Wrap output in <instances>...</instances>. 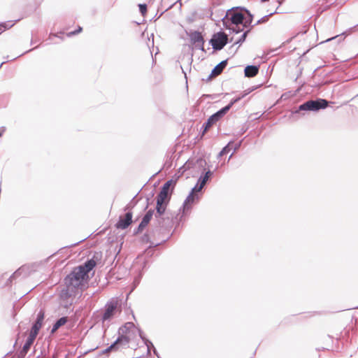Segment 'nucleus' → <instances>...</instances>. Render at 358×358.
<instances>
[{"mask_svg":"<svg viewBox=\"0 0 358 358\" xmlns=\"http://www.w3.org/2000/svg\"><path fill=\"white\" fill-rule=\"evenodd\" d=\"M222 20L225 29L238 34L250 27L253 15L245 8H233L227 12Z\"/></svg>","mask_w":358,"mask_h":358,"instance_id":"nucleus-1","label":"nucleus"},{"mask_svg":"<svg viewBox=\"0 0 358 358\" xmlns=\"http://www.w3.org/2000/svg\"><path fill=\"white\" fill-rule=\"evenodd\" d=\"M95 267L93 260H87L84 264L75 267L64 278L66 287L83 289L89 280V273Z\"/></svg>","mask_w":358,"mask_h":358,"instance_id":"nucleus-2","label":"nucleus"},{"mask_svg":"<svg viewBox=\"0 0 358 358\" xmlns=\"http://www.w3.org/2000/svg\"><path fill=\"white\" fill-rule=\"evenodd\" d=\"M185 214L182 210L180 211V209L177 213H175L167 210V208H164L159 214H158L157 210H155V217L157 225L150 231V234L154 236L156 232L161 233L162 230L169 231L174 224H179Z\"/></svg>","mask_w":358,"mask_h":358,"instance_id":"nucleus-3","label":"nucleus"},{"mask_svg":"<svg viewBox=\"0 0 358 358\" xmlns=\"http://www.w3.org/2000/svg\"><path fill=\"white\" fill-rule=\"evenodd\" d=\"M176 182L172 179L167 180L161 187V189L156 196V207L158 214L167 208L171 199Z\"/></svg>","mask_w":358,"mask_h":358,"instance_id":"nucleus-4","label":"nucleus"},{"mask_svg":"<svg viewBox=\"0 0 358 358\" xmlns=\"http://www.w3.org/2000/svg\"><path fill=\"white\" fill-rule=\"evenodd\" d=\"M329 105L328 101L324 99H310L301 104L298 108L292 112V116L294 117L303 111L317 112L321 109H325Z\"/></svg>","mask_w":358,"mask_h":358,"instance_id":"nucleus-5","label":"nucleus"},{"mask_svg":"<svg viewBox=\"0 0 358 358\" xmlns=\"http://www.w3.org/2000/svg\"><path fill=\"white\" fill-rule=\"evenodd\" d=\"M203 187L201 186L198 182L192 189L189 195L184 201L182 206L180 208V211L182 210L183 213L191 210L192 205L198 202L201 199L200 193H201Z\"/></svg>","mask_w":358,"mask_h":358,"instance_id":"nucleus-6","label":"nucleus"},{"mask_svg":"<svg viewBox=\"0 0 358 358\" xmlns=\"http://www.w3.org/2000/svg\"><path fill=\"white\" fill-rule=\"evenodd\" d=\"M228 43V35L222 31L215 33L209 41V43L215 51L221 50Z\"/></svg>","mask_w":358,"mask_h":358,"instance_id":"nucleus-7","label":"nucleus"},{"mask_svg":"<svg viewBox=\"0 0 358 358\" xmlns=\"http://www.w3.org/2000/svg\"><path fill=\"white\" fill-rule=\"evenodd\" d=\"M187 34L189 37L191 43L194 45L195 48L206 52L203 46L205 40L200 31L190 30L189 32H187Z\"/></svg>","mask_w":358,"mask_h":358,"instance_id":"nucleus-8","label":"nucleus"},{"mask_svg":"<svg viewBox=\"0 0 358 358\" xmlns=\"http://www.w3.org/2000/svg\"><path fill=\"white\" fill-rule=\"evenodd\" d=\"M117 310V303L114 301L108 302L106 304L104 313L102 315V321L110 320L114 316Z\"/></svg>","mask_w":358,"mask_h":358,"instance_id":"nucleus-9","label":"nucleus"},{"mask_svg":"<svg viewBox=\"0 0 358 358\" xmlns=\"http://www.w3.org/2000/svg\"><path fill=\"white\" fill-rule=\"evenodd\" d=\"M132 212H126L124 216H120L119 220L115 224L117 229H126L132 222Z\"/></svg>","mask_w":358,"mask_h":358,"instance_id":"nucleus-10","label":"nucleus"},{"mask_svg":"<svg viewBox=\"0 0 358 358\" xmlns=\"http://www.w3.org/2000/svg\"><path fill=\"white\" fill-rule=\"evenodd\" d=\"M130 338L129 336H119L117 339L111 344L115 345V347L113 350L115 352L120 350V348H126L128 346L130 343Z\"/></svg>","mask_w":358,"mask_h":358,"instance_id":"nucleus-11","label":"nucleus"},{"mask_svg":"<svg viewBox=\"0 0 358 358\" xmlns=\"http://www.w3.org/2000/svg\"><path fill=\"white\" fill-rule=\"evenodd\" d=\"M35 339L36 338L32 337V336H28L22 350L17 354V358H24L31 346L33 345Z\"/></svg>","mask_w":358,"mask_h":358,"instance_id":"nucleus-12","label":"nucleus"},{"mask_svg":"<svg viewBox=\"0 0 358 358\" xmlns=\"http://www.w3.org/2000/svg\"><path fill=\"white\" fill-rule=\"evenodd\" d=\"M27 270L25 266H21L9 277L8 281L11 283L13 280L19 277L25 278L27 275Z\"/></svg>","mask_w":358,"mask_h":358,"instance_id":"nucleus-13","label":"nucleus"},{"mask_svg":"<svg viewBox=\"0 0 358 358\" xmlns=\"http://www.w3.org/2000/svg\"><path fill=\"white\" fill-rule=\"evenodd\" d=\"M259 66L248 65L244 69L245 76L248 78L255 77L259 73Z\"/></svg>","mask_w":358,"mask_h":358,"instance_id":"nucleus-14","label":"nucleus"},{"mask_svg":"<svg viewBox=\"0 0 358 358\" xmlns=\"http://www.w3.org/2000/svg\"><path fill=\"white\" fill-rule=\"evenodd\" d=\"M135 327V325L133 322H127L124 325L121 326L118 329V336H127V334L130 331V330Z\"/></svg>","mask_w":358,"mask_h":358,"instance_id":"nucleus-15","label":"nucleus"},{"mask_svg":"<svg viewBox=\"0 0 358 358\" xmlns=\"http://www.w3.org/2000/svg\"><path fill=\"white\" fill-rule=\"evenodd\" d=\"M216 122H215V120L211 116H210L201 127L200 131L201 137H203L205 134L210 129V128Z\"/></svg>","mask_w":358,"mask_h":358,"instance_id":"nucleus-16","label":"nucleus"},{"mask_svg":"<svg viewBox=\"0 0 358 358\" xmlns=\"http://www.w3.org/2000/svg\"><path fill=\"white\" fill-rule=\"evenodd\" d=\"M68 322V317L64 316L58 320L53 324L51 333L54 334L61 327L64 326Z\"/></svg>","mask_w":358,"mask_h":358,"instance_id":"nucleus-17","label":"nucleus"},{"mask_svg":"<svg viewBox=\"0 0 358 358\" xmlns=\"http://www.w3.org/2000/svg\"><path fill=\"white\" fill-rule=\"evenodd\" d=\"M227 65V59L222 61L213 69V70L211 71L212 75H215V76H219L226 68Z\"/></svg>","mask_w":358,"mask_h":358,"instance_id":"nucleus-18","label":"nucleus"},{"mask_svg":"<svg viewBox=\"0 0 358 358\" xmlns=\"http://www.w3.org/2000/svg\"><path fill=\"white\" fill-rule=\"evenodd\" d=\"M213 176V172L210 170L207 171L205 173L201 174L197 182L204 187L207 182Z\"/></svg>","mask_w":358,"mask_h":358,"instance_id":"nucleus-19","label":"nucleus"},{"mask_svg":"<svg viewBox=\"0 0 358 358\" xmlns=\"http://www.w3.org/2000/svg\"><path fill=\"white\" fill-rule=\"evenodd\" d=\"M228 111L229 110L227 109V107L224 106L210 116L215 120V122H218L228 113Z\"/></svg>","mask_w":358,"mask_h":358,"instance_id":"nucleus-20","label":"nucleus"},{"mask_svg":"<svg viewBox=\"0 0 358 358\" xmlns=\"http://www.w3.org/2000/svg\"><path fill=\"white\" fill-rule=\"evenodd\" d=\"M138 194H136L132 199L124 208V211L131 212V210L137 205L140 199H137Z\"/></svg>","mask_w":358,"mask_h":358,"instance_id":"nucleus-21","label":"nucleus"},{"mask_svg":"<svg viewBox=\"0 0 358 358\" xmlns=\"http://www.w3.org/2000/svg\"><path fill=\"white\" fill-rule=\"evenodd\" d=\"M357 30H358V24L355 25L353 27L350 28L348 30H347L346 31H344L341 35H337V36H336L334 37L329 38L326 41H329L333 40V39L336 38H339V41L343 40L344 38H343V36H347L348 34H350L351 33H352L353 31H355Z\"/></svg>","mask_w":358,"mask_h":358,"instance_id":"nucleus-22","label":"nucleus"},{"mask_svg":"<svg viewBox=\"0 0 358 358\" xmlns=\"http://www.w3.org/2000/svg\"><path fill=\"white\" fill-rule=\"evenodd\" d=\"M155 209H149L145 215L143 217L141 222H143V224H145L147 226L150 223V220H152L153 215H155Z\"/></svg>","mask_w":358,"mask_h":358,"instance_id":"nucleus-23","label":"nucleus"},{"mask_svg":"<svg viewBox=\"0 0 358 358\" xmlns=\"http://www.w3.org/2000/svg\"><path fill=\"white\" fill-rule=\"evenodd\" d=\"M42 327V324H38V322H34L32 324V326H31V330H30V332H29V336H32V337L34 338H36L41 328Z\"/></svg>","mask_w":358,"mask_h":358,"instance_id":"nucleus-24","label":"nucleus"},{"mask_svg":"<svg viewBox=\"0 0 358 358\" xmlns=\"http://www.w3.org/2000/svg\"><path fill=\"white\" fill-rule=\"evenodd\" d=\"M76 289L74 288H70L66 287L65 289H62V297L63 299H68L76 294Z\"/></svg>","mask_w":358,"mask_h":358,"instance_id":"nucleus-25","label":"nucleus"},{"mask_svg":"<svg viewBox=\"0 0 358 358\" xmlns=\"http://www.w3.org/2000/svg\"><path fill=\"white\" fill-rule=\"evenodd\" d=\"M277 12L276 11H274L273 13H269L268 15H266L264 16H263L261 19H259L255 24L253 25H250V28L252 29L253 27H255V25H257V24H263V23H266V22H268L269 17L273 15V14L276 13Z\"/></svg>","mask_w":358,"mask_h":358,"instance_id":"nucleus-26","label":"nucleus"},{"mask_svg":"<svg viewBox=\"0 0 358 358\" xmlns=\"http://www.w3.org/2000/svg\"><path fill=\"white\" fill-rule=\"evenodd\" d=\"M251 28H248L245 31H243V33L242 34V35L241 36V37L239 38L238 40H237L235 43H234V45L235 44H241L243 43L246 38H247V36L248 34L250 33V31H251Z\"/></svg>","mask_w":358,"mask_h":358,"instance_id":"nucleus-27","label":"nucleus"},{"mask_svg":"<svg viewBox=\"0 0 358 358\" xmlns=\"http://www.w3.org/2000/svg\"><path fill=\"white\" fill-rule=\"evenodd\" d=\"M15 24L12 21H8L7 22H2L0 24V34L4 31L5 30L12 27Z\"/></svg>","mask_w":358,"mask_h":358,"instance_id":"nucleus-28","label":"nucleus"},{"mask_svg":"<svg viewBox=\"0 0 358 358\" xmlns=\"http://www.w3.org/2000/svg\"><path fill=\"white\" fill-rule=\"evenodd\" d=\"M233 141H229L228 143V144L227 145H225L222 150L220 152L219 155H218V157H222L224 155H227V153L229 152V151L231 150V145L233 144Z\"/></svg>","mask_w":358,"mask_h":358,"instance_id":"nucleus-29","label":"nucleus"},{"mask_svg":"<svg viewBox=\"0 0 358 358\" xmlns=\"http://www.w3.org/2000/svg\"><path fill=\"white\" fill-rule=\"evenodd\" d=\"M45 317V311L43 309H41L37 314L36 319L34 321L35 322H38V324H43V322Z\"/></svg>","mask_w":358,"mask_h":358,"instance_id":"nucleus-30","label":"nucleus"},{"mask_svg":"<svg viewBox=\"0 0 358 358\" xmlns=\"http://www.w3.org/2000/svg\"><path fill=\"white\" fill-rule=\"evenodd\" d=\"M147 227V225L145 224H143V222H141L140 224H138V226L134 229V231H133V234L134 235H137L139 233H141L145 227Z\"/></svg>","mask_w":358,"mask_h":358,"instance_id":"nucleus-31","label":"nucleus"},{"mask_svg":"<svg viewBox=\"0 0 358 358\" xmlns=\"http://www.w3.org/2000/svg\"><path fill=\"white\" fill-rule=\"evenodd\" d=\"M138 335L140 336V338H141V340L143 341L144 344L145 345H148L147 343H148L149 345H152V342L150 341H149L148 339H147L144 335H143V332L141 329H138Z\"/></svg>","mask_w":358,"mask_h":358,"instance_id":"nucleus-32","label":"nucleus"},{"mask_svg":"<svg viewBox=\"0 0 358 358\" xmlns=\"http://www.w3.org/2000/svg\"><path fill=\"white\" fill-rule=\"evenodd\" d=\"M102 254L101 252H94L93 257L90 260H93L95 263V266H96L97 262L101 260Z\"/></svg>","mask_w":358,"mask_h":358,"instance_id":"nucleus-33","label":"nucleus"},{"mask_svg":"<svg viewBox=\"0 0 358 358\" xmlns=\"http://www.w3.org/2000/svg\"><path fill=\"white\" fill-rule=\"evenodd\" d=\"M240 100H241V97H235L234 99H232L230 102L227 105L225 106L226 107H227V109L229 110L231 109V108L237 102H238Z\"/></svg>","mask_w":358,"mask_h":358,"instance_id":"nucleus-34","label":"nucleus"},{"mask_svg":"<svg viewBox=\"0 0 358 358\" xmlns=\"http://www.w3.org/2000/svg\"><path fill=\"white\" fill-rule=\"evenodd\" d=\"M139 11L143 16H145L147 13V5L145 3H140L138 5Z\"/></svg>","mask_w":358,"mask_h":358,"instance_id":"nucleus-35","label":"nucleus"},{"mask_svg":"<svg viewBox=\"0 0 358 358\" xmlns=\"http://www.w3.org/2000/svg\"><path fill=\"white\" fill-rule=\"evenodd\" d=\"M261 86V85H257V86H253L250 88H248V90H245L243 93V96H247L248 94H249L250 92H253L254 90H257L258 87H259Z\"/></svg>","mask_w":358,"mask_h":358,"instance_id":"nucleus-36","label":"nucleus"},{"mask_svg":"<svg viewBox=\"0 0 358 358\" xmlns=\"http://www.w3.org/2000/svg\"><path fill=\"white\" fill-rule=\"evenodd\" d=\"M82 30H83V28L81 27H78V28L76 30L69 32L67 35L69 36H74V35L81 32Z\"/></svg>","mask_w":358,"mask_h":358,"instance_id":"nucleus-37","label":"nucleus"},{"mask_svg":"<svg viewBox=\"0 0 358 358\" xmlns=\"http://www.w3.org/2000/svg\"><path fill=\"white\" fill-rule=\"evenodd\" d=\"M115 347V345H110V346H108L107 348H106L104 350H103L102 353L103 354H107L108 352H115L113 348Z\"/></svg>","mask_w":358,"mask_h":358,"instance_id":"nucleus-38","label":"nucleus"},{"mask_svg":"<svg viewBox=\"0 0 358 358\" xmlns=\"http://www.w3.org/2000/svg\"><path fill=\"white\" fill-rule=\"evenodd\" d=\"M241 143H242V141H241L235 145V146L234 148V152L229 156V159L231 158L233 154L239 149V148L241 145Z\"/></svg>","mask_w":358,"mask_h":358,"instance_id":"nucleus-39","label":"nucleus"},{"mask_svg":"<svg viewBox=\"0 0 358 358\" xmlns=\"http://www.w3.org/2000/svg\"><path fill=\"white\" fill-rule=\"evenodd\" d=\"M143 242L148 243L150 242V235L148 234H145L142 237Z\"/></svg>","mask_w":358,"mask_h":358,"instance_id":"nucleus-40","label":"nucleus"},{"mask_svg":"<svg viewBox=\"0 0 358 358\" xmlns=\"http://www.w3.org/2000/svg\"><path fill=\"white\" fill-rule=\"evenodd\" d=\"M161 244V243H151V244L150 245V246L148 247V248L145 250L146 252L149 253L150 251H149V249H151V248H153L156 246H158Z\"/></svg>","mask_w":358,"mask_h":358,"instance_id":"nucleus-41","label":"nucleus"},{"mask_svg":"<svg viewBox=\"0 0 358 358\" xmlns=\"http://www.w3.org/2000/svg\"><path fill=\"white\" fill-rule=\"evenodd\" d=\"M214 77H216V76L215 75H212V72H211L210 74L207 77V78L206 79H203V80H205L206 82H209Z\"/></svg>","mask_w":358,"mask_h":358,"instance_id":"nucleus-42","label":"nucleus"},{"mask_svg":"<svg viewBox=\"0 0 358 358\" xmlns=\"http://www.w3.org/2000/svg\"><path fill=\"white\" fill-rule=\"evenodd\" d=\"M5 131H6L5 127H0V137L3 135V134L5 132Z\"/></svg>","mask_w":358,"mask_h":358,"instance_id":"nucleus-43","label":"nucleus"},{"mask_svg":"<svg viewBox=\"0 0 358 358\" xmlns=\"http://www.w3.org/2000/svg\"><path fill=\"white\" fill-rule=\"evenodd\" d=\"M150 205V198L149 197H146V206L145 207V210H146Z\"/></svg>","mask_w":358,"mask_h":358,"instance_id":"nucleus-44","label":"nucleus"},{"mask_svg":"<svg viewBox=\"0 0 358 358\" xmlns=\"http://www.w3.org/2000/svg\"><path fill=\"white\" fill-rule=\"evenodd\" d=\"M147 344H148V345H146V347H147L148 351H150L151 348H153L155 347L152 343V345H149L148 343H147Z\"/></svg>","mask_w":358,"mask_h":358,"instance_id":"nucleus-45","label":"nucleus"},{"mask_svg":"<svg viewBox=\"0 0 358 358\" xmlns=\"http://www.w3.org/2000/svg\"><path fill=\"white\" fill-rule=\"evenodd\" d=\"M152 350H153V352H154V354H155V355L158 358H159V355H158V352H157V351L156 348L154 347V348H152Z\"/></svg>","mask_w":358,"mask_h":358,"instance_id":"nucleus-46","label":"nucleus"},{"mask_svg":"<svg viewBox=\"0 0 358 358\" xmlns=\"http://www.w3.org/2000/svg\"><path fill=\"white\" fill-rule=\"evenodd\" d=\"M85 238H84L83 240H81V241H78V243H76L72 244L71 246H75V245H77L79 243H80V242H82V241H85Z\"/></svg>","mask_w":358,"mask_h":358,"instance_id":"nucleus-47","label":"nucleus"},{"mask_svg":"<svg viewBox=\"0 0 358 358\" xmlns=\"http://www.w3.org/2000/svg\"><path fill=\"white\" fill-rule=\"evenodd\" d=\"M245 96H243V93H242L238 97H241V99H243Z\"/></svg>","mask_w":358,"mask_h":358,"instance_id":"nucleus-48","label":"nucleus"},{"mask_svg":"<svg viewBox=\"0 0 358 358\" xmlns=\"http://www.w3.org/2000/svg\"><path fill=\"white\" fill-rule=\"evenodd\" d=\"M182 73H184L185 78H187L186 73L183 70H182Z\"/></svg>","mask_w":358,"mask_h":358,"instance_id":"nucleus-49","label":"nucleus"},{"mask_svg":"<svg viewBox=\"0 0 358 358\" xmlns=\"http://www.w3.org/2000/svg\"><path fill=\"white\" fill-rule=\"evenodd\" d=\"M150 196H151V197H152L154 196V192H151Z\"/></svg>","mask_w":358,"mask_h":358,"instance_id":"nucleus-50","label":"nucleus"},{"mask_svg":"<svg viewBox=\"0 0 358 358\" xmlns=\"http://www.w3.org/2000/svg\"><path fill=\"white\" fill-rule=\"evenodd\" d=\"M34 50V48L33 49H29L28 51H26L25 52H30L31 50Z\"/></svg>","mask_w":358,"mask_h":358,"instance_id":"nucleus-51","label":"nucleus"},{"mask_svg":"<svg viewBox=\"0 0 358 358\" xmlns=\"http://www.w3.org/2000/svg\"><path fill=\"white\" fill-rule=\"evenodd\" d=\"M285 96V94H282L281 98H283Z\"/></svg>","mask_w":358,"mask_h":358,"instance_id":"nucleus-52","label":"nucleus"},{"mask_svg":"<svg viewBox=\"0 0 358 358\" xmlns=\"http://www.w3.org/2000/svg\"><path fill=\"white\" fill-rule=\"evenodd\" d=\"M3 62L1 63V65H0V68L1 67V66L3 65Z\"/></svg>","mask_w":358,"mask_h":358,"instance_id":"nucleus-53","label":"nucleus"}]
</instances>
